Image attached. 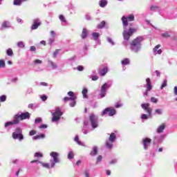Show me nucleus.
Returning <instances> with one entry per match:
<instances>
[{
	"instance_id": "obj_35",
	"label": "nucleus",
	"mask_w": 177,
	"mask_h": 177,
	"mask_svg": "<svg viewBox=\"0 0 177 177\" xmlns=\"http://www.w3.org/2000/svg\"><path fill=\"white\" fill-rule=\"evenodd\" d=\"M35 157H37V158H41L44 157V155L39 152H36L35 153Z\"/></svg>"
},
{
	"instance_id": "obj_6",
	"label": "nucleus",
	"mask_w": 177,
	"mask_h": 177,
	"mask_svg": "<svg viewBox=\"0 0 177 177\" xmlns=\"http://www.w3.org/2000/svg\"><path fill=\"white\" fill-rule=\"evenodd\" d=\"M117 139V136L115 133H111L109 136V141H106L105 145L108 149H111L113 147V143H114L115 140Z\"/></svg>"
},
{
	"instance_id": "obj_50",
	"label": "nucleus",
	"mask_w": 177,
	"mask_h": 177,
	"mask_svg": "<svg viewBox=\"0 0 177 177\" xmlns=\"http://www.w3.org/2000/svg\"><path fill=\"white\" fill-rule=\"evenodd\" d=\"M40 129H46V128H48V125L46 124H41V126H39Z\"/></svg>"
},
{
	"instance_id": "obj_29",
	"label": "nucleus",
	"mask_w": 177,
	"mask_h": 177,
	"mask_svg": "<svg viewBox=\"0 0 177 177\" xmlns=\"http://www.w3.org/2000/svg\"><path fill=\"white\" fill-rule=\"evenodd\" d=\"M23 1H26V0H14V5L17 6H20Z\"/></svg>"
},
{
	"instance_id": "obj_11",
	"label": "nucleus",
	"mask_w": 177,
	"mask_h": 177,
	"mask_svg": "<svg viewBox=\"0 0 177 177\" xmlns=\"http://www.w3.org/2000/svg\"><path fill=\"white\" fill-rule=\"evenodd\" d=\"M68 96L69 97H64V102H68V100H75V99H77V97L75 96V95H74V92L73 91L68 92Z\"/></svg>"
},
{
	"instance_id": "obj_41",
	"label": "nucleus",
	"mask_w": 177,
	"mask_h": 177,
	"mask_svg": "<svg viewBox=\"0 0 177 177\" xmlns=\"http://www.w3.org/2000/svg\"><path fill=\"white\" fill-rule=\"evenodd\" d=\"M68 158H74V153L70 151L68 154Z\"/></svg>"
},
{
	"instance_id": "obj_38",
	"label": "nucleus",
	"mask_w": 177,
	"mask_h": 177,
	"mask_svg": "<svg viewBox=\"0 0 177 177\" xmlns=\"http://www.w3.org/2000/svg\"><path fill=\"white\" fill-rule=\"evenodd\" d=\"M59 52H60V49L55 50V51L53 54V57H54V58L56 57V56H57V55H59Z\"/></svg>"
},
{
	"instance_id": "obj_47",
	"label": "nucleus",
	"mask_w": 177,
	"mask_h": 177,
	"mask_svg": "<svg viewBox=\"0 0 177 177\" xmlns=\"http://www.w3.org/2000/svg\"><path fill=\"white\" fill-rule=\"evenodd\" d=\"M36 134H37V131H35V130H32L30 131V136H34V135H36Z\"/></svg>"
},
{
	"instance_id": "obj_61",
	"label": "nucleus",
	"mask_w": 177,
	"mask_h": 177,
	"mask_svg": "<svg viewBox=\"0 0 177 177\" xmlns=\"http://www.w3.org/2000/svg\"><path fill=\"white\" fill-rule=\"evenodd\" d=\"M155 112H156L157 114H161V109H156V110H155Z\"/></svg>"
},
{
	"instance_id": "obj_40",
	"label": "nucleus",
	"mask_w": 177,
	"mask_h": 177,
	"mask_svg": "<svg viewBox=\"0 0 177 177\" xmlns=\"http://www.w3.org/2000/svg\"><path fill=\"white\" fill-rule=\"evenodd\" d=\"M5 61L3 60H0V68H3L5 67Z\"/></svg>"
},
{
	"instance_id": "obj_26",
	"label": "nucleus",
	"mask_w": 177,
	"mask_h": 177,
	"mask_svg": "<svg viewBox=\"0 0 177 177\" xmlns=\"http://www.w3.org/2000/svg\"><path fill=\"white\" fill-rule=\"evenodd\" d=\"M44 138H45V134H40V135L34 136L33 139L35 140H37L38 139H44Z\"/></svg>"
},
{
	"instance_id": "obj_15",
	"label": "nucleus",
	"mask_w": 177,
	"mask_h": 177,
	"mask_svg": "<svg viewBox=\"0 0 177 177\" xmlns=\"http://www.w3.org/2000/svg\"><path fill=\"white\" fill-rule=\"evenodd\" d=\"M19 117H20L21 121H23V120H27V119L30 118V113L26 112V113H23L21 115H19Z\"/></svg>"
},
{
	"instance_id": "obj_30",
	"label": "nucleus",
	"mask_w": 177,
	"mask_h": 177,
	"mask_svg": "<svg viewBox=\"0 0 177 177\" xmlns=\"http://www.w3.org/2000/svg\"><path fill=\"white\" fill-rule=\"evenodd\" d=\"M92 36H93L94 41H97V39H99V33L93 32L92 34Z\"/></svg>"
},
{
	"instance_id": "obj_54",
	"label": "nucleus",
	"mask_w": 177,
	"mask_h": 177,
	"mask_svg": "<svg viewBox=\"0 0 177 177\" xmlns=\"http://www.w3.org/2000/svg\"><path fill=\"white\" fill-rule=\"evenodd\" d=\"M30 49L31 52H35L37 50V48H35V46H30Z\"/></svg>"
},
{
	"instance_id": "obj_52",
	"label": "nucleus",
	"mask_w": 177,
	"mask_h": 177,
	"mask_svg": "<svg viewBox=\"0 0 177 177\" xmlns=\"http://www.w3.org/2000/svg\"><path fill=\"white\" fill-rule=\"evenodd\" d=\"M41 100H42L43 102H45V101L47 100L48 96H46V95H42V96L41 97Z\"/></svg>"
},
{
	"instance_id": "obj_22",
	"label": "nucleus",
	"mask_w": 177,
	"mask_h": 177,
	"mask_svg": "<svg viewBox=\"0 0 177 177\" xmlns=\"http://www.w3.org/2000/svg\"><path fill=\"white\" fill-rule=\"evenodd\" d=\"M74 140L77 143V145H79V146H84V143L80 141V137L78 136H75Z\"/></svg>"
},
{
	"instance_id": "obj_28",
	"label": "nucleus",
	"mask_w": 177,
	"mask_h": 177,
	"mask_svg": "<svg viewBox=\"0 0 177 177\" xmlns=\"http://www.w3.org/2000/svg\"><path fill=\"white\" fill-rule=\"evenodd\" d=\"M1 27L3 28H9V27H10V26H9V22L5 21L3 22Z\"/></svg>"
},
{
	"instance_id": "obj_19",
	"label": "nucleus",
	"mask_w": 177,
	"mask_h": 177,
	"mask_svg": "<svg viewBox=\"0 0 177 177\" xmlns=\"http://www.w3.org/2000/svg\"><path fill=\"white\" fill-rule=\"evenodd\" d=\"M21 120H20V115H16L14 118V120L12 121V123L14 125H16V124H19Z\"/></svg>"
},
{
	"instance_id": "obj_37",
	"label": "nucleus",
	"mask_w": 177,
	"mask_h": 177,
	"mask_svg": "<svg viewBox=\"0 0 177 177\" xmlns=\"http://www.w3.org/2000/svg\"><path fill=\"white\" fill-rule=\"evenodd\" d=\"M59 20H61V21L66 23V18L64 17V16L63 15H60L59 16Z\"/></svg>"
},
{
	"instance_id": "obj_2",
	"label": "nucleus",
	"mask_w": 177,
	"mask_h": 177,
	"mask_svg": "<svg viewBox=\"0 0 177 177\" xmlns=\"http://www.w3.org/2000/svg\"><path fill=\"white\" fill-rule=\"evenodd\" d=\"M23 131L20 128L15 129V131L12 133L13 139H19V140L21 141L24 139V136L22 133Z\"/></svg>"
},
{
	"instance_id": "obj_45",
	"label": "nucleus",
	"mask_w": 177,
	"mask_h": 177,
	"mask_svg": "<svg viewBox=\"0 0 177 177\" xmlns=\"http://www.w3.org/2000/svg\"><path fill=\"white\" fill-rule=\"evenodd\" d=\"M151 102H152V103H157L158 102V100H157V98H156L154 97H151Z\"/></svg>"
},
{
	"instance_id": "obj_63",
	"label": "nucleus",
	"mask_w": 177,
	"mask_h": 177,
	"mask_svg": "<svg viewBox=\"0 0 177 177\" xmlns=\"http://www.w3.org/2000/svg\"><path fill=\"white\" fill-rule=\"evenodd\" d=\"M50 35H52V37H53V38H55V31L51 30V31H50Z\"/></svg>"
},
{
	"instance_id": "obj_46",
	"label": "nucleus",
	"mask_w": 177,
	"mask_h": 177,
	"mask_svg": "<svg viewBox=\"0 0 177 177\" xmlns=\"http://www.w3.org/2000/svg\"><path fill=\"white\" fill-rule=\"evenodd\" d=\"M42 121V119L41 118H37L35 119V124H39Z\"/></svg>"
},
{
	"instance_id": "obj_36",
	"label": "nucleus",
	"mask_w": 177,
	"mask_h": 177,
	"mask_svg": "<svg viewBox=\"0 0 177 177\" xmlns=\"http://www.w3.org/2000/svg\"><path fill=\"white\" fill-rule=\"evenodd\" d=\"M162 37L163 38H170L171 35L168 34V32H165L162 34Z\"/></svg>"
},
{
	"instance_id": "obj_16",
	"label": "nucleus",
	"mask_w": 177,
	"mask_h": 177,
	"mask_svg": "<svg viewBox=\"0 0 177 177\" xmlns=\"http://www.w3.org/2000/svg\"><path fill=\"white\" fill-rule=\"evenodd\" d=\"M40 24H41V22L39 20L34 21L33 24L31 26L32 30H37V28L39 27Z\"/></svg>"
},
{
	"instance_id": "obj_49",
	"label": "nucleus",
	"mask_w": 177,
	"mask_h": 177,
	"mask_svg": "<svg viewBox=\"0 0 177 177\" xmlns=\"http://www.w3.org/2000/svg\"><path fill=\"white\" fill-rule=\"evenodd\" d=\"M72 103L70 104L71 107H74L75 104H77V102L75 100H71Z\"/></svg>"
},
{
	"instance_id": "obj_20",
	"label": "nucleus",
	"mask_w": 177,
	"mask_h": 177,
	"mask_svg": "<svg viewBox=\"0 0 177 177\" xmlns=\"http://www.w3.org/2000/svg\"><path fill=\"white\" fill-rule=\"evenodd\" d=\"M82 39H85L86 37H88V30L86 28H84L82 32V35H81Z\"/></svg>"
},
{
	"instance_id": "obj_14",
	"label": "nucleus",
	"mask_w": 177,
	"mask_h": 177,
	"mask_svg": "<svg viewBox=\"0 0 177 177\" xmlns=\"http://www.w3.org/2000/svg\"><path fill=\"white\" fill-rule=\"evenodd\" d=\"M160 48H161L160 44H158L156 46H155V48H153V53L156 55H161V53H162V50L160 49Z\"/></svg>"
},
{
	"instance_id": "obj_9",
	"label": "nucleus",
	"mask_w": 177,
	"mask_h": 177,
	"mask_svg": "<svg viewBox=\"0 0 177 177\" xmlns=\"http://www.w3.org/2000/svg\"><path fill=\"white\" fill-rule=\"evenodd\" d=\"M142 109L145 110L148 114L149 116L151 115V113L153 111V109H151V107H150V104L146 103V104H141Z\"/></svg>"
},
{
	"instance_id": "obj_56",
	"label": "nucleus",
	"mask_w": 177,
	"mask_h": 177,
	"mask_svg": "<svg viewBox=\"0 0 177 177\" xmlns=\"http://www.w3.org/2000/svg\"><path fill=\"white\" fill-rule=\"evenodd\" d=\"M141 118L142 120H147L149 118L147 117V114H142Z\"/></svg>"
},
{
	"instance_id": "obj_7",
	"label": "nucleus",
	"mask_w": 177,
	"mask_h": 177,
	"mask_svg": "<svg viewBox=\"0 0 177 177\" xmlns=\"http://www.w3.org/2000/svg\"><path fill=\"white\" fill-rule=\"evenodd\" d=\"M117 111H115V109L114 108H111V107H109L105 109L102 113V115H106V114H108V115H109V117H113V115H115Z\"/></svg>"
},
{
	"instance_id": "obj_51",
	"label": "nucleus",
	"mask_w": 177,
	"mask_h": 177,
	"mask_svg": "<svg viewBox=\"0 0 177 177\" xmlns=\"http://www.w3.org/2000/svg\"><path fill=\"white\" fill-rule=\"evenodd\" d=\"M77 70H78V71H84V66H78L77 67Z\"/></svg>"
},
{
	"instance_id": "obj_57",
	"label": "nucleus",
	"mask_w": 177,
	"mask_h": 177,
	"mask_svg": "<svg viewBox=\"0 0 177 177\" xmlns=\"http://www.w3.org/2000/svg\"><path fill=\"white\" fill-rule=\"evenodd\" d=\"M50 65L52 66V67H53V68H56L57 67L56 64H55L53 62H50Z\"/></svg>"
},
{
	"instance_id": "obj_3",
	"label": "nucleus",
	"mask_w": 177,
	"mask_h": 177,
	"mask_svg": "<svg viewBox=\"0 0 177 177\" xmlns=\"http://www.w3.org/2000/svg\"><path fill=\"white\" fill-rule=\"evenodd\" d=\"M52 121L55 122V121H59L60 118L63 115V112L60 110V108H56L55 112L53 113L52 114Z\"/></svg>"
},
{
	"instance_id": "obj_44",
	"label": "nucleus",
	"mask_w": 177,
	"mask_h": 177,
	"mask_svg": "<svg viewBox=\"0 0 177 177\" xmlns=\"http://www.w3.org/2000/svg\"><path fill=\"white\" fill-rule=\"evenodd\" d=\"M0 102H6V95H1L0 97Z\"/></svg>"
},
{
	"instance_id": "obj_23",
	"label": "nucleus",
	"mask_w": 177,
	"mask_h": 177,
	"mask_svg": "<svg viewBox=\"0 0 177 177\" xmlns=\"http://www.w3.org/2000/svg\"><path fill=\"white\" fill-rule=\"evenodd\" d=\"M165 129V126L164 124L160 125L159 128L157 129L158 133H161V132H164Z\"/></svg>"
},
{
	"instance_id": "obj_55",
	"label": "nucleus",
	"mask_w": 177,
	"mask_h": 177,
	"mask_svg": "<svg viewBox=\"0 0 177 177\" xmlns=\"http://www.w3.org/2000/svg\"><path fill=\"white\" fill-rule=\"evenodd\" d=\"M91 80L93 81H97V80H99V77L96 76V75H94L91 77Z\"/></svg>"
},
{
	"instance_id": "obj_33",
	"label": "nucleus",
	"mask_w": 177,
	"mask_h": 177,
	"mask_svg": "<svg viewBox=\"0 0 177 177\" xmlns=\"http://www.w3.org/2000/svg\"><path fill=\"white\" fill-rule=\"evenodd\" d=\"M6 53H7L8 56H13V50H12V48H8L6 50Z\"/></svg>"
},
{
	"instance_id": "obj_13",
	"label": "nucleus",
	"mask_w": 177,
	"mask_h": 177,
	"mask_svg": "<svg viewBox=\"0 0 177 177\" xmlns=\"http://www.w3.org/2000/svg\"><path fill=\"white\" fill-rule=\"evenodd\" d=\"M108 85L107 83L104 84L101 87V97H104L106 96V92H107Z\"/></svg>"
},
{
	"instance_id": "obj_34",
	"label": "nucleus",
	"mask_w": 177,
	"mask_h": 177,
	"mask_svg": "<svg viewBox=\"0 0 177 177\" xmlns=\"http://www.w3.org/2000/svg\"><path fill=\"white\" fill-rule=\"evenodd\" d=\"M39 164H41L42 167H44V168H47L48 169H50V166L49 165V164L48 163H43L41 162H39Z\"/></svg>"
},
{
	"instance_id": "obj_24",
	"label": "nucleus",
	"mask_w": 177,
	"mask_h": 177,
	"mask_svg": "<svg viewBox=\"0 0 177 177\" xmlns=\"http://www.w3.org/2000/svg\"><path fill=\"white\" fill-rule=\"evenodd\" d=\"M90 154L91 156H96V154H97V147H94Z\"/></svg>"
},
{
	"instance_id": "obj_53",
	"label": "nucleus",
	"mask_w": 177,
	"mask_h": 177,
	"mask_svg": "<svg viewBox=\"0 0 177 177\" xmlns=\"http://www.w3.org/2000/svg\"><path fill=\"white\" fill-rule=\"evenodd\" d=\"M103 157L102 156H98L97 158V162H100L102 161Z\"/></svg>"
},
{
	"instance_id": "obj_8",
	"label": "nucleus",
	"mask_w": 177,
	"mask_h": 177,
	"mask_svg": "<svg viewBox=\"0 0 177 177\" xmlns=\"http://www.w3.org/2000/svg\"><path fill=\"white\" fill-rule=\"evenodd\" d=\"M89 121L91 124L92 128L95 129V128H97V118L94 114L91 115L89 116Z\"/></svg>"
},
{
	"instance_id": "obj_62",
	"label": "nucleus",
	"mask_w": 177,
	"mask_h": 177,
	"mask_svg": "<svg viewBox=\"0 0 177 177\" xmlns=\"http://www.w3.org/2000/svg\"><path fill=\"white\" fill-rule=\"evenodd\" d=\"M174 95H177V86H174Z\"/></svg>"
},
{
	"instance_id": "obj_59",
	"label": "nucleus",
	"mask_w": 177,
	"mask_h": 177,
	"mask_svg": "<svg viewBox=\"0 0 177 177\" xmlns=\"http://www.w3.org/2000/svg\"><path fill=\"white\" fill-rule=\"evenodd\" d=\"M117 162V160L113 159L111 162H109V164L111 165L113 164H115Z\"/></svg>"
},
{
	"instance_id": "obj_18",
	"label": "nucleus",
	"mask_w": 177,
	"mask_h": 177,
	"mask_svg": "<svg viewBox=\"0 0 177 177\" xmlns=\"http://www.w3.org/2000/svg\"><path fill=\"white\" fill-rule=\"evenodd\" d=\"M131 35H132L129 32H127V30H124L123 32V37L124 39H126L128 41L129 38H131Z\"/></svg>"
},
{
	"instance_id": "obj_60",
	"label": "nucleus",
	"mask_w": 177,
	"mask_h": 177,
	"mask_svg": "<svg viewBox=\"0 0 177 177\" xmlns=\"http://www.w3.org/2000/svg\"><path fill=\"white\" fill-rule=\"evenodd\" d=\"M157 77H161V74L160 73V71H156L155 72Z\"/></svg>"
},
{
	"instance_id": "obj_42",
	"label": "nucleus",
	"mask_w": 177,
	"mask_h": 177,
	"mask_svg": "<svg viewBox=\"0 0 177 177\" xmlns=\"http://www.w3.org/2000/svg\"><path fill=\"white\" fill-rule=\"evenodd\" d=\"M17 46L19 48H24V43L23 41H19L17 43Z\"/></svg>"
},
{
	"instance_id": "obj_43",
	"label": "nucleus",
	"mask_w": 177,
	"mask_h": 177,
	"mask_svg": "<svg viewBox=\"0 0 177 177\" xmlns=\"http://www.w3.org/2000/svg\"><path fill=\"white\" fill-rule=\"evenodd\" d=\"M10 125H15L13 122H8L5 124V127H10Z\"/></svg>"
},
{
	"instance_id": "obj_10",
	"label": "nucleus",
	"mask_w": 177,
	"mask_h": 177,
	"mask_svg": "<svg viewBox=\"0 0 177 177\" xmlns=\"http://www.w3.org/2000/svg\"><path fill=\"white\" fill-rule=\"evenodd\" d=\"M146 82H147V85H146L147 91H145V95L149 96V92H150V91L153 89V84H151V80L149 77L146 79Z\"/></svg>"
},
{
	"instance_id": "obj_1",
	"label": "nucleus",
	"mask_w": 177,
	"mask_h": 177,
	"mask_svg": "<svg viewBox=\"0 0 177 177\" xmlns=\"http://www.w3.org/2000/svg\"><path fill=\"white\" fill-rule=\"evenodd\" d=\"M143 37H138L136 39H133L130 42V49L133 50L135 53H138L139 50L142 49V42H143Z\"/></svg>"
},
{
	"instance_id": "obj_64",
	"label": "nucleus",
	"mask_w": 177,
	"mask_h": 177,
	"mask_svg": "<svg viewBox=\"0 0 177 177\" xmlns=\"http://www.w3.org/2000/svg\"><path fill=\"white\" fill-rule=\"evenodd\" d=\"M106 175L107 176H109V175H111V171L110 170H106Z\"/></svg>"
},
{
	"instance_id": "obj_27",
	"label": "nucleus",
	"mask_w": 177,
	"mask_h": 177,
	"mask_svg": "<svg viewBox=\"0 0 177 177\" xmlns=\"http://www.w3.org/2000/svg\"><path fill=\"white\" fill-rule=\"evenodd\" d=\"M138 31V28H130L129 29V32L132 35V34Z\"/></svg>"
},
{
	"instance_id": "obj_31",
	"label": "nucleus",
	"mask_w": 177,
	"mask_h": 177,
	"mask_svg": "<svg viewBox=\"0 0 177 177\" xmlns=\"http://www.w3.org/2000/svg\"><path fill=\"white\" fill-rule=\"evenodd\" d=\"M86 93H88V89L86 88H84L82 90V95H83V97L87 99L88 95H86Z\"/></svg>"
},
{
	"instance_id": "obj_21",
	"label": "nucleus",
	"mask_w": 177,
	"mask_h": 177,
	"mask_svg": "<svg viewBox=\"0 0 177 177\" xmlns=\"http://www.w3.org/2000/svg\"><path fill=\"white\" fill-rule=\"evenodd\" d=\"M99 5L100 8H106L107 6V0H100Z\"/></svg>"
},
{
	"instance_id": "obj_17",
	"label": "nucleus",
	"mask_w": 177,
	"mask_h": 177,
	"mask_svg": "<svg viewBox=\"0 0 177 177\" xmlns=\"http://www.w3.org/2000/svg\"><path fill=\"white\" fill-rule=\"evenodd\" d=\"M109 71V68L107 67H104L102 69H100L99 74L101 77H104L106 74H107Z\"/></svg>"
},
{
	"instance_id": "obj_4",
	"label": "nucleus",
	"mask_w": 177,
	"mask_h": 177,
	"mask_svg": "<svg viewBox=\"0 0 177 177\" xmlns=\"http://www.w3.org/2000/svg\"><path fill=\"white\" fill-rule=\"evenodd\" d=\"M135 21V15L133 14H131L128 17H122V21L124 27H127L128 26L129 21Z\"/></svg>"
},
{
	"instance_id": "obj_32",
	"label": "nucleus",
	"mask_w": 177,
	"mask_h": 177,
	"mask_svg": "<svg viewBox=\"0 0 177 177\" xmlns=\"http://www.w3.org/2000/svg\"><path fill=\"white\" fill-rule=\"evenodd\" d=\"M104 26H106V21H102L100 22V24L97 26V28L102 29V28H103V27H104Z\"/></svg>"
},
{
	"instance_id": "obj_58",
	"label": "nucleus",
	"mask_w": 177,
	"mask_h": 177,
	"mask_svg": "<svg viewBox=\"0 0 177 177\" xmlns=\"http://www.w3.org/2000/svg\"><path fill=\"white\" fill-rule=\"evenodd\" d=\"M151 10H154L156 9H158V7L157 6H151Z\"/></svg>"
},
{
	"instance_id": "obj_12",
	"label": "nucleus",
	"mask_w": 177,
	"mask_h": 177,
	"mask_svg": "<svg viewBox=\"0 0 177 177\" xmlns=\"http://www.w3.org/2000/svg\"><path fill=\"white\" fill-rule=\"evenodd\" d=\"M142 143H143V147L145 150H147L149 148V146H150V144L151 143V139L149 138H146L142 140Z\"/></svg>"
},
{
	"instance_id": "obj_5",
	"label": "nucleus",
	"mask_w": 177,
	"mask_h": 177,
	"mask_svg": "<svg viewBox=\"0 0 177 177\" xmlns=\"http://www.w3.org/2000/svg\"><path fill=\"white\" fill-rule=\"evenodd\" d=\"M50 156L53 158V160H51L52 162L50 164V168H55V164H57V162H59V153L52 151L50 153Z\"/></svg>"
},
{
	"instance_id": "obj_25",
	"label": "nucleus",
	"mask_w": 177,
	"mask_h": 177,
	"mask_svg": "<svg viewBox=\"0 0 177 177\" xmlns=\"http://www.w3.org/2000/svg\"><path fill=\"white\" fill-rule=\"evenodd\" d=\"M121 64L123 66H127V65L129 64V59L125 58L124 59L121 61Z\"/></svg>"
},
{
	"instance_id": "obj_39",
	"label": "nucleus",
	"mask_w": 177,
	"mask_h": 177,
	"mask_svg": "<svg viewBox=\"0 0 177 177\" xmlns=\"http://www.w3.org/2000/svg\"><path fill=\"white\" fill-rule=\"evenodd\" d=\"M167 80H164L163 84L160 86V89H164V88H165V86H167Z\"/></svg>"
},
{
	"instance_id": "obj_48",
	"label": "nucleus",
	"mask_w": 177,
	"mask_h": 177,
	"mask_svg": "<svg viewBox=\"0 0 177 177\" xmlns=\"http://www.w3.org/2000/svg\"><path fill=\"white\" fill-rule=\"evenodd\" d=\"M35 64H42V61H41L40 59H35L34 61Z\"/></svg>"
}]
</instances>
